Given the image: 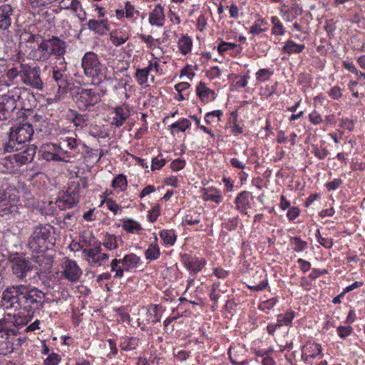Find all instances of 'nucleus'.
Instances as JSON below:
<instances>
[{
  "label": "nucleus",
  "mask_w": 365,
  "mask_h": 365,
  "mask_svg": "<svg viewBox=\"0 0 365 365\" xmlns=\"http://www.w3.org/2000/svg\"><path fill=\"white\" fill-rule=\"evenodd\" d=\"M73 98L80 110L88 111L101 101V95L91 88H79Z\"/></svg>",
  "instance_id": "obj_6"
},
{
  "label": "nucleus",
  "mask_w": 365,
  "mask_h": 365,
  "mask_svg": "<svg viewBox=\"0 0 365 365\" xmlns=\"http://www.w3.org/2000/svg\"><path fill=\"white\" fill-rule=\"evenodd\" d=\"M21 81L32 88L42 90L43 82L40 78V68H31L27 65L21 64Z\"/></svg>",
  "instance_id": "obj_11"
},
{
  "label": "nucleus",
  "mask_w": 365,
  "mask_h": 365,
  "mask_svg": "<svg viewBox=\"0 0 365 365\" xmlns=\"http://www.w3.org/2000/svg\"><path fill=\"white\" fill-rule=\"evenodd\" d=\"M58 146H61L62 149H60L64 153H68V150H65L64 148H69L71 150L75 149L77 147V140L73 138H66L63 140Z\"/></svg>",
  "instance_id": "obj_40"
},
{
  "label": "nucleus",
  "mask_w": 365,
  "mask_h": 365,
  "mask_svg": "<svg viewBox=\"0 0 365 365\" xmlns=\"http://www.w3.org/2000/svg\"><path fill=\"white\" fill-rule=\"evenodd\" d=\"M40 48L41 53L38 52V55H36L37 61H46L51 56H55L58 59L63 58L65 63L63 56L66 53V43L59 37L53 36L47 39L43 37Z\"/></svg>",
  "instance_id": "obj_4"
},
{
  "label": "nucleus",
  "mask_w": 365,
  "mask_h": 365,
  "mask_svg": "<svg viewBox=\"0 0 365 365\" xmlns=\"http://www.w3.org/2000/svg\"><path fill=\"white\" fill-rule=\"evenodd\" d=\"M20 285L11 286L7 287L2 294V300L4 302L3 304L4 306H6V308L9 307L14 308L15 309H19V300L17 299H20L19 297Z\"/></svg>",
  "instance_id": "obj_12"
},
{
  "label": "nucleus",
  "mask_w": 365,
  "mask_h": 365,
  "mask_svg": "<svg viewBox=\"0 0 365 365\" xmlns=\"http://www.w3.org/2000/svg\"><path fill=\"white\" fill-rule=\"evenodd\" d=\"M272 74V72L270 71L269 69L267 68H262L259 69L256 73V78L258 81H264L265 80L269 79V76Z\"/></svg>",
  "instance_id": "obj_49"
},
{
  "label": "nucleus",
  "mask_w": 365,
  "mask_h": 365,
  "mask_svg": "<svg viewBox=\"0 0 365 365\" xmlns=\"http://www.w3.org/2000/svg\"><path fill=\"white\" fill-rule=\"evenodd\" d=\"M309 349L312 351V354L308 356H304V354H302V359L305 361H307L309 358L314 359L319 355L321 356V358L323 356V354H322V348L319 344H312L309 346Z\"/></svg>",
  "instance_id": "obj_38"
},
{
  "label": "nucleus",
  "mask_w": 365,
  "mask_h": 365,
  "mask_svg": "<svg viewBox=\"0 0 365 365\" xmlns=\"http://www.w3.org/2000/svg\"><path fill=\"white\" fill-rule=\"evenodd\" d=\"M318 242L325 248L330 249L333 246V241L331 238L318 237Z\"/></svg>",
  "instance_id": "obj_62"
},
{
  "label": "nucleus",
  "mask_w": 365,
  "mask_h": 365,
  "mask_svg": "<svg viewBox=\"0 0 365 365\" xmlns=\"http://www.w3.org/2000/svg\"><path fill=\"white\" fill-rule=\"evenodd\" d=\"M165 164L164 159H159L158 157L154 158L152 160L151 169L152 170H159Z\"/></svg>",
  "instance_id": "obj_61"
},
{
  "label": "nucleus",
  "mask_w": 365,
  "mask_h": 365,
  "mask_svg": "<svg viewBox=\"0 0 365 365\" xmlns=\"http://www.w3.org/2000/svg\"><path fill=\"white\" fill-rule=\"evenodd\" d=\"M106 205L108 207V208L111 211L113 212L115 215L117 214L118 212V210L119 209H121V207L119 206L116 202L115 201H114L113 199L111 198H108L106 199Z\"/></svg>",
  "instance_id": "obj_56"
},
{
  "label": "nucleus",
  "mask_w": 365,
  "mask_h": 365,
  "mask_svg": "<svg viewBox=\"0 0 365 365\" xmlns=\"http://www.w3.org/2000/svg\"><path fill=\"white\" fill-rule=\"evenodd\" d=\"M272 22L274 24L272 28V34L274 35H283L285 32L284 28L282 23L277 17L272 18Z\"/></svg>",
  "instance_id": "obj_45"
},
{
  "label": "nucleus",
  "mask_w": 365,
  "mask_h": 365,
  "mask_svg": "<svg viewBox=\"0 0 365 365\" xmlns=\"http://www.w3.org/2000/svg\"><path fill=\"white\" fill-rule=\"evenodd\" d=\"M228 354L230 361L233 365H247L248 364V361L247 359L237 361V356L235 352H231V351L229 350Z\"/></svg>",
  "instance_id": "obj_60"
},
{
  "label": "nucleus",
  "mask_w": 365,
  "mask_h": 365,
  "mask_svg": "<svg viewBox=\"0 0 365 365\" xmlns=\"http://www.w3.org/2000/svg\"><path fill=\"white\" fill-rule=\"evenodd\" d=\"M8 261L11 264L13 274L18 279H23L34 269H37V266L34 265L29 258L18 252L10 254Z\"/></svg>",
  "instance_id": "obj_5"
},
{
  "label": "nucleus",
  "mask_w": 365,
  "mask_h": 365,
  "mask_svg": "<svg viewBox=\"0 0 365 365\" xmlns=\"http://www.w3.org/2000/svg\"><path fill=\"white\" fill-rule=\"evenodd\" d=\"M135 76L139 84L142 85L148 80V71L147 70L138 69Z\"/></svg>",
  "instance_id": "obj_53"
},
{
  "label": "nucleus",
  "mask_w": 365,
  "mask_h": 365,
  "mask_svg": "<svg viewBox=\"0 0 365 365\" xmlns=\"http://www.w3.org/2000/svg\"><path fill=\"white\" fill-rule=\"evenodd\" d=\"M203 199L206 201H212L219 204L222 200L220 190L210 187L205 190L203 193Z\"/></svg>",
  "instance_id": "obj_25"
},
{
  "label": "nucleus",
  "mask_w": 365,
  "mask_h": 365,
  "mask_svg": "<svg viewBox=\"0 0 365 365\" xmlns=\"http://www.w3.org/2000/svg\"><path fill=\"white\" fill-rule=\"evenodd\" d=\"M138 345V340L135 338H129L125 339L120 345L121 349L124 351H129L135 349Z\"/></svg>",
  "instance_id": "obj_46"
},
{
  "label": "nucleus",
  "mask_w": 365,
  "mask_h": 365,
  "mask_svg": "<svg viewBox=\"0 0 365 365\" xmlns=\"http://www.w3.org/2000/svg\"><path fill=\"white\" fill-rule=\"evenodd\" d=\"M101 242L96 241L92 245V248L83 250L85 259L92 266H101L109 258L108 254L101 253Z\"/></svg>",
  "instance_id": "obj_10"
},
{
  "label": "nucleus",
  "mask_w": 365,
  "mask_h": 365,
  "mask_svg": "<svg viewBox=\"0 0 365 365\" xmlns=\"http://www.w3.org/2000/svg\"><path fill=\"white\" fill-rule=\"evenodd\" d=\"M181 259L186 268L194 273L200 272L205 264V260H199L195 257L191 258L190 256L187 254L182 255Z\"/></svg>",
  "instance_id": "obj_17"
},
{
  "label": "nucleus",
  "mask_w": 365,
  "mask_h": 365,
  "mask_svg": "<svg viewBox=\"0 0 365 365\" xmlns=\"http://www.w3.org/2000/svg\"><path fill=\"white\" fill-rule=\"evenodd\" d=\"M60 149H62V147L56 144L46 145L42 150V158L47 161H65L56 153Z\"/></svg>",
  "instance_id": "obj_18"
},
{
  "label": "nucleus",
  "mask_w": 365,
  "mask_h": 365,
  "mask_svg": "<svg viewBox=\"0 0 365 365\" xmlns=\"http://www.w3.org/2000/svg\"><path fill=\"white\" fill-rule=\"evenodd\" d=\"M19 297V309L26 311L28 315H33L36 311L43 308L46 294L36 287L29 289L25 285H20Z\"/></svg>",
  "instance_id": "obj_2"
},
{
  "label": "nucleus",
  "mask_w": 365,
  "mask_h": 365,
  "mask_svg": "<svg viewBox=\"0 0 365 365\" xmlns=\"http://www.w3.org/2000/svg\"><path fill=\"white\" fill-rule=\"evenodd\" d=\"M165 21V14L163 7L160 4H157L153 11L149 15V23L151 25L157 26H163Z\"/></svg>",
  "instance_id": "obj_19"
},
{
  "label": "nucleus",
  "mask_w": 365,
  "mask_h": 365,
  "mask_svg": "<svg viewBox=\"0 0 365 365\" xmlns=\"http://www.w3.org/2000/svg\"><path fill=\"white\" fill-rule=\"evenodd\" d=\"M61 361V356L55 353H52L44 360L45 365H57Z\"/></svg>",
  "instance_id": "obj_51"
},
{
  "label": "nucleus",
  "mask_w": 365,
  "mask_h": 365,
  "mask_svg": "<svg viewBox=\"0 0 365 365\" xmlns=\"http://www.w3.org/2000/svg\"><path fill=\"white\" fill-rule=\"evenodd\" d=\"M6 76L10 81H14L16 78H19L20 81L21 80V65L19 68L15 67L12 68L11 69H9L8 71L6 70Z\"/></svg>",
  "instance_id": "obj_44"
},
{
  "label": "nucleus",
  "mask_w": 365,
  "mask_h": 365,
  "mask_svg": "<svg viewBox=\"0 0 365 365\" xmlns=\"http://www.w3.org/2000/svg\"><path fill=\"white\" fill-rule=\"evenodd\" d=\"M68 116L76 126L83 127L87 125L86 122L88 120L87 114L82 115L71 109L68 110Z\"/></svg>",
  "instance_id": "obj_23"
},
{
  "label": "nucleus",
  "mask_w": 365,
  "mask_h": 365,
  "mask_svg": "<svg viewBox=\"0 0 365 365\" xmlns=\"http://www.w3.org/2000/svg\"><path fill=\"white\" fill-rule=\"evenodd\" d=\"M16 166L29 163V158L22 154L21 152L12 155Z\"/></svg>",
  "instance_id": "obj_50"
},
{
  "label": "nucleus",
  "mask_w": 365,
  "mask_h": 365,
  "mask_svg": "<svg viewBox=\"0 0 365 365\" xmlns=\"http://www.w3.org/2000/svg\"><path fill=\"white\" fill-rule=\"evenodd\" d=\"M56 203L57 207L62 210L73 207L78 204L76 200H72V198L67 196V194L65 193H63L61 197H58Z\"/></svg>",
  "instance_id": "obj_26"
},
{
  "label": "nucleus",
  "mask_w": 365,
  "mask_h": 365,
  "mask_svg": "<svg viewBox=\"0 0 365 365\" xmlns=\"http://www.w3.org/2000/svg\"><path fill=\"white\" fill-rule=\"evenodd\" d=\"M34 134V129L30 123H20L11 128L9 133V141L6 145V150H19L23 148V144L29 141Z\"/></svg>",
  "instance_id": "obj_3"
},
{
  "label": "nucleus",
  "mask_w": 365,
  "mask_h": 365,
  "mask_svg": "<svg viewBox=\"0 0 365 365\" xmlns=\"http://www.w3.org/2000/svg\"><path fill=\"white\" fill-rule=\"evenodd\" d=\"M11 98L15 105V109L19 108L25 110L32 109L33 103L36 101L34 94L24 88L16 87L9 91Z\"/></svg>",
  "instance_id": "obj_9"
},
{
  "label": "nucleus",
  "mask_w": 365,
  "mask_h": 365,
  "mask_svg": "<svg viewBox=\"0 0 365 365\" xmlns=\"http://www.w3.org/2000/svg\"><path fill=\"white\" fill-rule=\"evenodd\" d=\"M81 274V271L76 262L73 260H68L66 263L63 275L71 282H76Z\"/></svg>",
  "instance_id": "obj_14"
},
{
  "label": "nucleus",
  "mask_w": 365,
  "mask_h": 365,
  "mask_svg": "<svg viewBox=\"0 0 365 365\" xmlns=\"http://www.w3.org/2000/svg\"><path fill=\"white\" fill-rule=\"evenodd\" d=\"M87 25L90 30H92L100 35H104L109 31L107 19H103L101 21L91 19L88 21Z\"/></svg>",
  "instance_id": "obj_20"
},
{
  "label": "nucleus",
  "mask_w": 365,
  "mask_h": 365,
  "mask_svg": "<svg viewBox=\"0 0 365 365\" xmlns=\"http://www.w3.org/2000/svg\"><path fill=\"white\" fill-rule=\"evenodd\" d=\"M79 183L72 182L70 184L68 190L66 191L65 194H67V196H69V197L72 198V200H76V202L78 203L79 200Z\"/></svg>",
  "instance_id": "obj_36"
},
{
  "label": "nucleus",
  "mask_w": 365,
  "mask_h": 365,
  "mask_svg": "<svg viewBox=\"0 0 365 365\" xmlns=\"http://www.w3.org/2000/svg\"><path fill=\"white\" fill-rule=\"evenodd\" d=\"M81 66L86 76L91 78H100L103 75V65L100 62L98 56L93 52H87L81 60Z\"/></svg>",
  "instance_id": "obj_7"
},
{
  "label": "nucleus",
  "mask_w": 365,
  "mask_h": 365,
  "mask_svg": "<svg viewBox=\"0 0 365 365\" xmlns=\"http://www.w3.org/2000/svg\"><path fill=\"white\" fill-rule=\"evenodd\" d=\"M160 237L165 244L170 245H173L176 240V235L173 230H162L160 232Z\"/></svg>",
  "instance_id": "obj_39"
},
{
  "label": "nucleus",
  "mask_w": 365,
  "mask_h": 365,
  "mask_svg": "<svg viewBox=\"0 0 365 365\" xmlns=\"http://www.w3.org/2000/svg\"><path fill=\"white\" fill-rule=\"evenodd\" d=\"M146 259L150 260H155L159 258L160 255V248L157 244H150L148 248L145 250Z\"/></svg>",
  "instance_id": "obj_34"
},
{
  "label": "nucleus",
  "mask_w": 365,
  "mask_h": 365,
  "mask_svg": "<svg viewBox=\"0 0 365 365\" xmlns=\"http://www.w3.org/2000/svg\"><path fill=\"white\" fill-rule=\"evenodd\" d=\"M299 215V210L297 207H292L287 212V217L290 221L295 220Z\"/></svg>",
  "instance_id": "obj_63"
},
{
  "label": "nucleus",
  "mask_w": 365,
  "mask_h": 365,
  "mask_svg": "<svg viewBox=\"0 0 365 365\" xmlns=\"http://www.w3.org/2000/svg\"><path fill=\"white\" fill-rule=\"evenodd\" d=\"M305 48L304 44H297L292 40H288L282 48V51L288 54L299 53Z\"/></svg>",
  "instance_id": "obj_27"
},
{
  "label": "nucleus",
  "mask_w": 365,
  "mask_h": 365,
  "mask_svg": "<svg viewBox=\"0 0 365 365\" xmlns=\"http://www.w3.org/2000/svg\"><path fill=\"white\" fill-rule=\"evenodd\" d=\"M122 227L123 230L130 233H135L142 230L141 225L133 219L125 220Z\"/></svg>",
  "instance_id": "obj_33"
},
{
  "label": "nucleus",
  "mask_w": 365,
  "mask_h": 365,
  "mask_svg": "<svg viewBox=\"0 0 365 365\" xmlns=\"http://www.w3.org/2000/svg\"><path fill=\"white\" fill-rule=\"evenodd\" d=\"M290 242L293 245V250L295 252H301L305 250L307 247V242L303 241L299 237H292L290 238Z\"/></svg>",
  "instance_id": "obj_41"
},
{
  "label": "nucleus",
  "mask_w": 365,
  "mask_h": 365,
  "mask_svg": "<svg viewBox=\"0 0 365 365\" xmlns=\"http://www.w3.org/2000/svg\"><path fill=\"white\" fill-rule=\"evenodd\" d=\"M329 95L334 99H337L341 96V89L339 86H334L329 91Z\"/></svg>",
  "instance_id": "obj_64"
},
{
  "label": "nucleus",
  "mask_w": 365,
  "mask_h": 365,
  "mask_svg": "<svg viewBox=\"0 0 365 365\" xmlns=\"http://www.w3.org/2000/svg\"><path fill=\"white\" fill-rule=\"evenodd\" d=\"M120 261L124 269L128 271L136 267L140 261V258L135 254L131 253L126 255Z\"/></svg>",
  "instance_id": "obj_24"
},
{
  "label": "nucleus",
  "mask_w": 365,
  "mask_h": 365,
  "mask_svg": "<svg viewBox=\"0 0 365 365\" xmlns=\"http://www.w3.org/2000/svg\"><path fill=\"white\" fill-rule=\"evenodd\" d=\"M192 46V39L187 35H183L178 41V48L184 55H186L191 51Z\"/></svg>",
  "instance_id": "obj_31"
},
{
  "label": "nucleus",
  "mask_w": 365,
  "mask_h": 365,
  "mask_svg": "<svg viewBox=\"0 0 365 365\" xmlns=\"http://www.w3.org/2000/svg\"><path fill=\"white\" fill-rule=\"evenodd\" d=\"M110 38L115 46H119L128 39V36L125 34H123L121 32L118 33L115 31L110 34Z\"/></svg>",
  "instance_id": "obj_37"
},
{
  "label": "nucleus",
  "mask_w": 365,
  "mask_h": 365,
  "mask_svg": "<svg viewBox=\"0 0 365 365\" xmlns=\"http://www.w3.org/2000/svg\"><path fill=\"white\" fill-rule=\"evenodd\" d=\"M184 222L189 225H193L198 224L200 222V219L199 215H197L196 216L186 215L185 216Z\"/></svg>",
  "instance_id": "obj_59"
},
{
  "label": "nucleus",
  "mask_w": 365,
  "mask_h": 365,
  "mask_svg": "<svg viewBox=\"0 0 365 365\" xmlns=\"http://www.w3.org/2000/svg\"><path fill=\"white\" fill-rule=\"evenodd\" d=\"M237 47V44L235 43H227L225 41H221L220 44L217 46V51L219 53L223 54L229 49H234Z\"/></svg>",
  "instance_id": "obj_48"
},
{
  "label": "nucleus",
  "mask_w": 365,
  "mask_h": 365,
  "mask_svg": "<svg viewBox=\"0 0 365 365\" xmlns=\"http://www.w3.org/2000/svg\"><path fill=\"white\" fill-rule=\"evenodd\" d=\"M9 201L6 200L4 193L0 194V213L2 216L12 214L16 211V207L14 205H8Z\"/></svg>",
  "instance_id": "obj_29"
},
{
  "label": "nucleus",
  "mask_w": 365,
  "mask_h": 365,
  "mask_svg": "<svg viewBox=\"0 0 365 365\" xmlns=\"http://www.w3.org/2000/svg\"><path fill=\"white\" fill-rule=\"evenodd\" d=\"M16 167V165L12 155L0 160V170L3 173H11Z\"/></svg>",
  "instance_id": "obj_28"
},
{
  "label": "nucleus",
  "mask_w": 365,
  "mask_h": 365,
  "mask_svg": "<svg viewBox=\"0 0 365 365\" xmlns=\"http://www.w3.org/2000/svg\"><path fill=\"white\" fill-rule=\"evenodd\" d=\"M352 330H353V329L350 326H346V327L339 326L337 328V332H338L339 336L343 339L348 336L352 332Z\"/></svg>",
  "instance_id": "obj_54"
},
{
  "label": "nucleus",
  "mask_w": 365,
  "mask_h": 365,
  "mask_svg": "<svg viewBox=\"0 0 365 365\" xmlns=\"http://www.w3.org/2000/svg\"><path fill=\"white\" fill-rule=\"evenodd\" d=\"M294 316V312H287L285 314H279L277 317V325L280 327L282 324L289 325L292 322Z\"/></svg>",
  "instance_id": "obj_43"
},
{
  "label": "nucleus",
  "mask_w": 365,
  "mask_h": 365,
  "mask_svg": "<svg viewBox=\"0 0 365 365\" xmlns=\"http://www.w3.org/2000/svg\"><path fill=\"white\" fill-rule=\"evenodd\" d=\"M32 259L38 264L39 267H37V269L34 270L36 271V275L39 279L41 278V273H46L51 271L52 264H51V262H46L43 255L33 257Z\"/></svg>",
  "instance_id": "obj_21"
},
{
  "label": "nucleus",
  "mask_w": 365,
  "mask_h": 365,
  "mask_svg": "<svg viewBox=\"0 0 365 365\" xmlns=\"http://www.w3.org/2000/svg\"><path fill=\"white\" fill-rule=\"evenodd\" d=\"M250 194L248 191H242L235 198L236 208L242 212H245L247 208L250 207L249 203Z\"/></svg>",
  "instance_id": "obj_22"
},
{
  "label": "nucleus",
  "mask_w": 365,
  "mask_h": 365,
  "mask_svg": "<svg viewBox=\"0 0 365 365\" xmlns=\"http://www.w3.org/2000/svg\"><path fill=\"white\" fill-rule=\"evenodd\" d=\"M197 95L202 102H207L210 99V93L214 94V91L208 88L205 83L200 82L196 89Z\"/></svg>",
  "instance_id": "obj_32"
},
{
  "label": "nucleus",
  "mask_w": 365,
  "mask_h": 365,
  "mask_svg": "<svg viewBox=\"0 0 365 365\" xmlns=\"http://www.w3.org/2000/svg\"><path fill=\"white\" fill-rule=\"evenodd\" d=\"M125 16L127 18H131L133 16L134 14H139V11L135 10V7L133 5L130 4V1H126L125 4Z\"/></svg>",
  "instance_id": "obj_55"
},
{
  "label": "nucleus",
  "mask_w": 365,
  "mask_h": 365,
  "mask_svg": "<svg viewBox=\"0 0 365 365\" xmlns=\"http://www.w3.org/2000/svg\"><path fill=\"white\" fill-rule=\"evenodd\" d=\"M13 9L9 4L0 5V30H6L11 24Z\"/></svg>",
  "instance_id": "obj_15"
},
{
  "label": "nucleus",
  "mask_w": 365,
  "mask_h": 365,
  "mask_svg": "<svg viewBox=\"0 0 365 365\" xmlns=\"http://www.w3.org/2000/svg\"><path fill=\"white\" fill-rule=\"evenodd\" d=\"M53 229L49 224L36 226L28 240L29 250L32 252L43 255L47 250L53 249L56 242L55 237L51 235Z\"/></svg>",
  "instance_id": "obj_1"
},
{
  "label": "nucleus",
  "mask_w": 365,
  "mask_h": 365,
  "mask_svg": "<svg viewBox=\"0 0 365 365\" xmlns=\"http://www.w3.org/2000/svg\"><path fill=\"white\" fill-rule=\"evenodd\" d=\"M9 201L6 200L4 193L0 194V213L2 216L12 214L16 211V207L14 205H8Z\"/></svg>",
  "instance_id": "obj_30"
},
{
  "label": "nucleus",
  "mask_w": 365,
  "mask_h": 365,
  "mask_svg": "<svg viewBox=\"0 0 365 365\" xmlns=\"http://www.w3.org/2000/svg\"><path fill=\"white\" fill-rule=\"evenodd\" d=\"M127 185V180L125 175H118L117 177H115L113 182H112V186L114 188H121V190H123L124 186H126Z\"/></svg>",
  "instance_id": "obj_47"
},
{
  "label": "nucleus",
  "mask_w": 365,
  "mask_h": 365,
  "mask_svg": "<svg viewBox=\"0 0 365 365\" xmlns=\"http://www.w3.org/2000/svg\"><path fill=\"white\" fill-rule=\"evenodd\" d=\"M185 165V161L182 159H176L170 164V168L174 171H178L182 169Z\"/></svg>",
  "instance_id": "obj_57"
},
{
  "label": "nucleus",
  "mask_w": 365,
  "mask_h": 365,
  "mask_svg": "<svg viewBox=\"0 0 365 365\" xmlns=\"http://www.w3.org/2000/svg\"><path fill=\"white\" fill-rule=\"evenodd\" d=\"M160 207L159 205H155L151 211L150 212V214L148 215V219L151 222H154L158 215H160Z\"/></svg>",
  "instance_id": "obj_58"
},
{
  "label": "nucleus",
  "mask_w": 365,
  "mask_h": 365,
  "mask_svg": "<svg viewBox=\"0 0 365 365\" xmlns=\"http://www.w3.org/2000/svg\"><path fill=\"white\" fill-rule=\"evenodd\" d=\"M52 77L57 83L59 91L62 93H66L69 83L65 71L53 67Z\"/></svg>",
  "instance_id": "obj_16"
},
{
  "label": "nucleus",
  "mask_w": 365,
  "mask_h": 365,
  "mask_svg": "<svg viewBox=\"0 0 365 365\" xmlns=\"http://www.w3.org/2000/svg\"><path fill=\"white\" fill-rule=\"evenodd\" d=\"M42 38L43 36L39 34H32L25 31L20 36L19 46L22 48H25V53L36 60V55H38L37 53H41L40 44L42 43Z\"/></svg>",
  "instance_id": "obj_8"
},
{
  "label": "nucleus",
  "mask_w": 365,
  "mask_h": 365,
  "mask_svg": "<svg viewBox=\"0 0 365 365\" xmlns=\"http://www.w3.org/2000/svg\"><path fill=\"white\" fill-rule=\"evenodd\" d=\"M102 245L109 250L116 249L118 247L116 236L107 233Z\"/></svg>",
  "instance_id": "obj_42"
},
{
  "label": "nucleus",
  "mask_w": 365,
  "mask_h": 365,
  "mask_svg": "<svg viewBox=\"0 0 365 365\" xmlns=\"http://www.w3.org/2000/svg\"><path fill=\"white\" fill-rule=\"evenodd\" d=\"M37 147L34 145L28 146L25 150L21 151L22 154L29 158V162H31L36 153Z\"/></svg>",
  "instance_id": "obj_52"
},
{
  "label": "nucleus",
  "mask_w": 365,
  "mask_h": 365,
  "mask_svg": "<svg viewBox=\"0 0 365 365\" xmlns=\"http://www.w3.org/2000/svg\"><path fill=\"white\" fill-rule=\"evenodd\" d=\"M14 110L15 105L11 98L9 91L0 96V120L11 118Z\"/></svg>",
  "instance_id": "obj_13"
},
{
  "label": "nucleus",
  "mask_w": 365,
  "mask_h": 365,
  "mask_svg": "<svg viewBox=\"0 0 365 365\" xmlns=\"http://www.w3.org/2000/svg\"><path fill=\"white\" fill-rule=\"evenodd\" d=\"M190 125L191 123L189 120L187 118H183L178 122L173 123L170 127L172 133L184 132L186 129L190 128Z\"/></svg>",
  "instance_id": "obj_35"
}]
</instances>
